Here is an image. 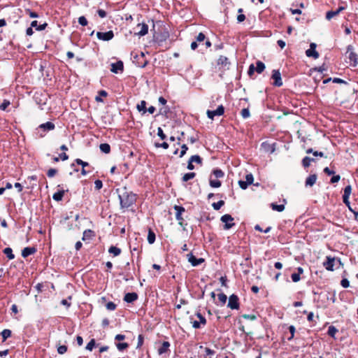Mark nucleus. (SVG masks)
<instances>
[{
	"label": "nucleus",
	"mask_w": 358,
	"mask_h": 358,
	"mask_svg": "<svg viewBox=\"0 0 358 358\" xmlns=\"http://www.w3.org/2000/svg\"><path fill=\"white\" fill-rule=\"evenodd\" d=\"M119 199L122 208H129L134 203L136 199L135 194L126 191L119 195Z\"/></svg>",
	"instance_id": "f257e3e1"
},
{
	"label": "nucleus",
	"mask_w": 358,
	"mask_h": 358,
	"mask_svg": "<svg viewBox=\"0 0 358 358\" xmlns=\"http://www.w3.org/2000/svg\"><path fill=\"white\" fill-rule=\"evenodd\" d=\"M55 125L51 122H47L41 124L36 128V135L38 137L42 138L45 136L47 131H52L55 129Z\"/></svg>",
	"instance_id": "f03ea898"
},
{
	"label": "nucleus",
	"mask_w": 358,
	"mask_h": 358,
	"mask_svg": "<svg viewBox=\"0 0 358 358\" xmlns=\"http://www.w3.org/2000/svg\"><path fill=\"white\" fill-rule=\"evenodd\" d=\"M346 54L348 55V58L350 60V65L353 67L357 66L358 64V56L353 51V48L352 45H348L347 47Z\"/></svg>",
	"instance_id": "7ed1b4c3"
},
{
	"label": "nucleus",
	"mask_w": 358,
	"mask_h": 358,
	"mask_svg": "<svg viewBox=\"0 0 358 358\" xmlns=\"http://www.w3.org/2000/svg\"><path fill=\"white\" fill-rule=\"evenodd\" d=\"M196 315L199 319L198 321L193 320V318L191 317V323L194 329H199L206 324V320L200 313H197Z\"/></svg>",
	"instance_id": "20e7f679"
},
{
	"label": "nucleus",
	"mask_w": 358,
	"mask_h": 358,
	"mask_svg": "<svg viewBox=\"0 0 358 358\" xmlns=\"http://www.w3.org/2000/svg\"><path fill=\"white\" fill-rule=\"evenodd\" d=\"M261 150L266 154H272L275 150V143L269 141L263 142L261 145Z\"/></svg>",
	"instance_id": "39448f33"
},
{
	"label": "nucleus",
	"mask_w": 358,
	"mask_h": 358,
	"mask_svg": "<svg viewBox=\"0 0 358 358\" xmlns=\"http://www.w3.org/2000/svg\"><path fill=\"white\" fill-rule=\"evenodd\" d=\"M224 113V108L222 105H220L217 107V108L216 110H207V116L208 118L213 120L215 116H220V115H223Z\"/></svg>",
	"instance_id": "423d86ee"
},
{
	"label": "nucleus",
	"mask_w": 358,
	"mask_h": 358,
	"mask_svg": "<svg viewBox=\"0 0 358 358\" xmlns=\"http://www.w3.org/2000/svg\"><path fill=\"white\" fill-rule=\"evenodd\" d=\"M220 220L225 224L224 229L226 230L231 229L234 225V223L233 222L234 218L229 214L222 215Z\"/></svg>",
	"instance_id": "0eeeda50"
},
{
	"label": "nucleus",
	"mask_w": 358,
	"mask_h": 358,
	"mask_svg": "<svg viewBox=\"0 0 358 358\" xmlns=\"http://www.w3.org/2000/svg\"><path fill=\"white\" fill-rule=\"evenodd\" d=\"M96 36L99 40L108 41L114 37V34L113 31H108L106 32L98 31L96 33Z\"/></svg>",
	"instance_id": "6e6552de"
},
{
	"label": "nucleus",
	"mask_w": 358,
	"mask_h": 358,
	"mask_svg": "<svg viewBox=\"0 0 358 358\" xmlns=\"http://www.w3.org/2000/svg\"><path fill=\"white\" fill-rule=\"evenodd\" d=\"M228 307L231 309H238L239 308V299L238 297L232 294L229 298Z\"/></svg>",
	"instance_id": "1a4fd4ad"
},
{
	"label": "nucleus",
	"mask_w": 358,
	"mask_h": 358,
	"mask_svg": "<svg viewBox=\"0 0 358 358\" xmlns=\"http://www.w3.org/2000/svg\"><path fill=\"white\" fill-rule=\"evenodd\" d=\"M271 78L274 80L273 85L277 87L282 85L281 74L278 70H273Z\"/></svg>",
	"instance_id": "9d476101"
},
{
	"label": "nucleus",
	"mask_w": 358,
	"mask_h": 358,
	"mask_svg": "<svg viewBox=\"0 0 358 358\" xmlns=\"http://www.w3.org/2000/svg\"><path fill=\"white\" fill-rule=\"evenodd\" d=\"M174 209L176 210V217L179 222L180 225L182 224L183 218L182 217V213L185 212V208L182 206H175Z\"/></svg>",
	"instance_id": "9b49d317"
},
{
	"label": "nucleus",
	"mask_w": 358,
	"mask_h": 358,
	"mask_svg": "<svg viewBox=\"0 0 358 358\" xmlns=\"http://www.w3.org/2000/svg\"><path fill=\"white\" fill-rule=\"evenodd\" d=\"M188 261L191 263L193 266H196L204 262L203 258L197 259L192 254L187 255Z\"/></svg>",
	"instance_id": "f8f14e48"
},
{
	"label": "nucleus",
	"mask_w": 358,
	"mask_h": 358,
	"mask_svg": "<svg viewBox=\"0 0 358 358\" xmlns=\"http://www.w3.org/2000/svg\"><path fill=\"white\" fill-rule=\"evenodd\" d=\"M345 9V7L340 6L336 10H330L328 11L326 14V18L328 20H330L333 17L337 16L341 11H343Z\"/></svg>",
	"instance_id": "ddd939ff"
},
{
	"label": "nucleus",
	"mask_w": 358,
	"mask_h": 358,
	"mask_svg": "<svg viewBox=\"0 0 358 358\" xmlns=\"http://www.w3.org/2000/svg\"><path fill=\"white\" fill-rule=\"evenodd\" d=\"M76 162L78 166H82V174L83 176L86 175L87 173H89L90 171L88 163L84 162L80 159H77L76 160Z\"/></svg>",
	"instance_id": "4468645a"
},
{
	"label": "nucleus",
	"mask_w": 358,
	"mask_h": 358,
	"mask_svg": "<svg viewBox=\"0 0 358 358\" xmlns=\"http://www.w3.org/2000/svg\"><path fill=\"white\" fill-rule=\"evenodd\" d=\"M137 27L140 28L138 32L136 34L139 36H145L148 32V26L145 23H139L137 24Z\"/></svg>",
	"instance_id": "2eb2a0df"
},
{
	"label": "nucleus",
	"mask_w": 358,
	"mask_h": 358,
	"mask_svg": "<svg viewBox=\"0 0 358 358\" xmlns=\"http://www.w3.org/2000/svg\"><path fill=\"white\" fill-rule=\"evenodd\" d=\"M36 251V248L34 247H27L24 248L22 251V256L24 258L27 257L28 256L35 253Z\"/></svg>",
	"instance_id": "dca6fc26"
},
{
	"label": "nucleus",
	"mask_w": 358,
	"mask_h": 358,
	"mask_svg": "<svg viewBox=\"0 0 358 358\" xmlns=\"http://www.w3.org/2000/svg\"><path fill=\"white\" fill-rule=\"evenodd\" d=\"M334 261H335L334 258H330V257H327V261L323 263V265L326 268V269H327L329 271H333Z\"/></svg>",
	"instance_id": "f3484780"
},
{
	"label": "nucleus",
	"mask_w": 358,
	"mask_h": 358,
	"mask_svg": "<svg viewBox=\"0 0 358 358\" xmlns=\"http://www.w3.org/2000/svg\"><path fill=\"white\" fill-rule=\"evenodd\" d=\"M138 298V295L135 292L127 293L125 294L124 300L127 303H131L136 301Z\"/></svg>",
	"instance_id": "a211bd4d"
},
{
	"label": "nucleus",
	"mask_w": 358,
	"mask_h": 358,
	"mask_svg": "<svg viewBox=\"0 0 358 358\" xmlns=\"http://www.w3.org/2000/svg\"><path fill=\"white\" fill-rule=\"evenodd\" d=\"M111 66V71H113V73H117L118 71L123 70V63L121 61H119L116 63H113L112 64Z\"/></svg>",
	"instance_id": "6ab92c4d"
},
{
	"label": "nucleus",
	"mask_w": 358,
	"mask_h": 358,
	"mask_svg": "<svg viewBox=\"0 0 358 358\" xmlns=\"http://www.w3.org/2000/svg\"><path fill=\"white\" fill-rule=\"evenodd\" d=\"M170 347V343L168 341H164L161 347L158 349L159 355L166 353Z\"/></svg>",
	"instance_id": "aec40b11"
},
{
	"label": "nucleus",
	"mask_w": 358,
	"mask_h": 358,
	"mask_svg": "<svg viewBox=\"0 0 358 358\" xmlns=\"http://www.w3.org/2000/svg\"><path fill=\"white\" fill-rule=\"evenodd\" d=\"M31 27H35L37 31H42L44 30L46 27L48 26L47 23H44L43 24H38V22L36 20H34L31 23Z\"/></svg>",
	"instance_id": "412c9836"
},
{
	"label": "nucleus",
	"mask_w": 358,
	"mask_h": 358,
	"mask_svg": "<svg viewBox=\"0 0 358 358\" xmlns=\"http://www.w3.org/2000/svg\"><path fill=\"white\" fill-rule=\"evenodd\" d=\"M65 190L64 189H62V190H59L58 192H55L53 195H52V199L55 200V201H60L62 200L63 199V196L64 195V193H65Z\"/></svg>",
	"instance_id": "4be33fe9"
},
{
	"label": "nucleus",
	"mask_w": 358,
	"mask_h": 358,
	"mask_svg": "<svg viewBox=\"0 0 358 358\" xmlns=\"http://www.w3.org/2000/svg\"><path fill=\"white\" fill-rule=\"evenodd\" d=\"M209 184H210V187H213V188H218L222 185L221 182L219 180L213 179L212 176H210Z\"/></svg>",
	"instance_id": "5701e85b"
},
{
	"label": "nucleus",
	"mask_w": 358,
	"mask_h": 358,
	"mask_svg": "<svg viewBox=\"0 0 358 358\" xmlns=\"http://www.w3.org/2000/svg\"><path fill=\"white\" fill-rule=\"evenodd\" d=\"M136 108L139 112H142V114H145L147 112L146 101L144 100L141 101V102L137 104Z\"/></svg>",
	"instance_id": "b1692460"
},
{
	"label": "nucleus",
	"mask_w": 358,
	"mask_h": 358,
	"mask_svg": "<svg viewBox=\"0 0 358 358\" xmlns=\"http://www.w3.org/2000/svg\"><path fill=\"white\" fill-rule=\"evenodd\" d=\"M108 252L113 255L114 257H117L120 255L121 249L112 245L109 248Z\"/></svg>",
	"instance_id": "393cba45"
},
{
	"label": "nucleus",
	"mask_w": 358,
	"mask_h": 358,
	"mask_svg": "<svg viewBox=\"0 0 358 358\" xmlns=\"http://www.w3.org/2000/svg\"><path fill=\"white\" fill-rule=\"evenodd\" d=\"M101 151L104 154H108L110 151V146L108 143H101L99 145Z\"/></svg>",
	"instance_id": "a878e982"
},
{
	"label": "nucleus",
	"mask_w": 358,
	"mask_h": 358,
	"mask_svg": "<svg viewBox=\"0 0 358 358\" xmlns=\"http://www.w3.org/2000/svg\"><path fill=\"white\" fill-rule=\"evenodd\" d=\"M256 64H257V66L255 68L256 71L258 73H262L264 71V69H265L264 64L262 62H261V61H257Z\"/></svg>",
	"instance_id": "bb28decb"
},
{
	"label": "nucleus",
	"mask_w": 358,
	"mask_h": 358,
	"mask_svg": "<svg viewBox=\"0 0 358 358\" xmlns=\"http://www.w3.org/2000/svg\"><path fill=\"white\" fill-rule=\"evenodd\" d=\"M3 252L9 259H13L15 258V255L13 254V250L10 248H6Z\"/></svg>",
	"instance_id": "cd10ccee"
},
{
	"label": "nucleus",
	"mask_w": 358,
	"mask_h": 358,
	"mask_svg": "<svg viewBox=\"0 0 358 358\" xmlns=\"http://www.w3.org/2000/svg\"><path fill=\"white\" fill-rule=\"evenodd\" d=\"M93 236V231L90 229H87L84 231L83 236V240H90Z\"/></svg>",
	"instance_id": "c85d7f7f"
},
{
	"label": "nucleus",
	"mask_w": 358,
	"mask_h": 358,
	"mask_svg": "<svg viewBox=\"0 0 358 358\" xmlns=\"http://www.w3.org/2000/svg\"><path fill=\"white\" fill-rule=\"evenodd\" d=\"M196 176V173H194V172H191V173H185L183 176H182V181L183 182H187L191 179H193Z\"/></svg>",
	"instance_id": "c756f323"
},
{
	"label": "nucleus",
	"mask_w": 358,
	"mask_h": 358,
	"mask_svg": "<svg viewBox=\"0 0 358 358\" xmlns=\"http://www.w3.org/2000/svg\"><path fill=\"white\" fill-rule=\"evenodd\" d=\"M271 207L273 210H276L278 212H282L285 209V206L283 204L278 205L272 203L271 204Z\"/></svg>",
	"instance_id": "7c9ffc66"
},
{
	"label": "nucleus",
	"mask_w": 358,
	"mask_h": 358,
	"mask_svg": "<svg viewBox=\"0 0 358 358\" xmlns=\"http://www.w3.org/2000/svg\"><path fill=\"white\" fill-rule=\"evenodd\" d=\"M227 64H229L228 58L225 56L221 55L217 59L218 65L226 66Z\"/></svg>",
	"instance_id": "2f4dec72"
},
{
	"label": "nucleus",
	"mask_w": 358,
	"mask_h": 358,
	"mask_svg": "<svg viewBox=\"0 0 358 358\" xmlns=\"http://www.w3.org/2000/svg\"><path fill=\"white\" fill-rule=\"evenodd\" d=\"M155 241V234L150 229L148 234V241L150 244H152Z\"/></svg>",
	"instance_id": "473e14b6"
},
{
	"label": "nucleus",
	"mask_w": 358,
	"mask_h": 358,
	"mask_svg": "<svg viewBox=\"0 0 358 358\" xmlns=\"http://www.w3.org/2000/svg\"><path fill=\"white\" fill-rule=\"evenodd\" d=\"M213 175L216 178H220L224 177V173L221 169H216L213 171Z\"/></svg>",
	"instance_id": "72a5a7b5"
},
{
	"label": "nucleus",
	"mask_w": 358,
	"mask_h": 358,
	"mask_svg": "<svg viewBox=\"0 0 358 358\" xmlns=\"http://www.w3.org/2000/svg\"><path fill=\"white\" fill-rule=\"evenodd\" d=\"M327 70V66H325V64H323L322 66L317 68L315 67V71H317L319 73L320 78L319 80L322 78V73L324 71H326Z\"/></svg>",
	"instance_id": "f704fd0d"
},
{
	"label": "nucleus",
	"mask_w": 358,
	"mask_h": 358,
	"mask_svg": "<svg viewBox=\"0 0 358 358\" xmlns=\"http://www.w3.org/2000/svg\"><path fill=\"white\" fill-rule=\"evenodd\" d=\"M99 96H96L95 100L97 102H102L103 100L101 97H106L108 95V93L105 90H101L99 92Z\"/></svg>",
	"instance_id": "c9c22d12"
},
{
	"label": "nucleus",
	"mask_w": 358,
	"mask_h": 358,
	"mask_svg": "<svg viewBox=\"0 0 358 358\" xmlns=\"http://www.w3.org/2000/svg\"><path fill=\"white\" fill-rule=\"evenodd\" d=\"M3 340L6 341L8 338H9L11 336V331L9 329H4L1 333Z\"/></svg>",
	"instance_id": "e433bc0d"
},
{
	"label": "nucleus",
	"mask_w": 358,
	"mask_h": 358,
	"mask_svg": "<svg viewBox=\"0 0 358 358\" xmlns=\"http://www.w3.org/2000/svg\"><path fill=\"white\" fill-rule=\"evenodd\" d=\"M337 331L338 330L335 327L330 326L328 329V335H329L331 337H334Z\"/></svg>",
	"instance_id": "4c0bfd02"
},
{
	"label": "nucleus",
	"mask_w": 358,
	"mask_h": 358,
	"mask_svg": "<svg viewBox=\"0 0 358 358\" xmlns=\"http://www.w3.org/2000/svg\"><path fill=\"white\" fill-rule=\"evenodd\" d=\"M224 205V201H222V200H220L217 203H213L212 204L213 208L216 210H220L222 206H223Z\"/></svg>",
	"instance_id": "58836bf2"
},
{
	"label": "nucleus",
	"mask_w": 358,
	"mask_h": 358,
	"mask_svg": "<svg viewBox=\"0 0 358 358\" xmlns=\"http://www.w3.org/2000/svg\"><path fill=\"white\" fill-rule=\"evenodd\" d=\"M116 346L120 351H122L127 348L129 345L127 343H118L116 344Z\"/></svg>",
	"instance_id": "ea45409f"
},
{
	"label": "nucleus",
	"mask_w": 358,
	"mask_h": 358,
	"mask_svg": "<svg viewBox=\"0 0 358 358\" xmlns=\"http://www.w3.org/2000/svg\"><path fill=\"white\" fill-rule=\"evenodd\" d=\"M218 299L222 303V304H224L227 302V296L224 293H220L218 294Z\"/></svg>",
	"instance_id": "a19ab883"
},
{
	"label": "nucleus",
	"mask_w": 358,
	"mask_h": 358,
	"mask_svg": "<svg viewBox=\"0 0 358 358\" xmlns=\"http://www.w3.org/2000/svg\"><path fill=\"white\" fill-rule=\"evenodd\" d=\"M306 55L309 57H313V43L310 44V48L306 51Z\"/></svg>",
	"instance_id": "79ce46f5"
},
{
	"label": "nucleus",
	"mask_w": 358,
	"mask_h": 358,
	"mask_svg": "<svg viewBox=\"0 0 358 358\" xmlns=\"http://www.w3.org/2000/svg\"><path fill=\"white\" fill-rule=\"evenodd\" d=\"M241 115L244 119H246L250 117V111L248 108H243L241 112Z\"/></svg>",
	"instance_id": "37998d69"
},
{
	"label": "nucleus",
	"mask_w": 358,
	"mask_h": 358,
	"mask_svg": "<svg viewBox=\"0 0 358 358\" xmlns=\"http://www.w3.org/2000/svg\"><path fill=\"white\" fill-rule=\"evenodd\" d=\"M57 173V170L55 169H50L47 172V176L49 177V178H52L54 177L56 173Z\"/></svg>",
	"instance_id": "c03bdc74"
},
{
	"label": "nucleus",
	"mask_w": 358,
	"mask_h": 358,
	"mask_svg": "<svg viewBox=\"0 0 358 358\" xmlns=\"http://www.w3.org/2000/svg\"><path fill=\"white\" fill-rule=\"evenodd\" d=\"M10 104V101L5 99L3 100V103L0 105V109L2 110H5Z\"/></svg>",
	"instance_id": "a18cd8bd"
},
{
	"label": "nucleus",
	"mask_w": 358,
	"mask_h": 358,
	"mask_svg": "<svg viewBox=\"0 0 358 358\" xmlns=\"http://www.w3.org/2000/svg\"><path fill=\"white\" fill-rule=\"evenodd\" d=\"M94 345H95V341H94V339H92V340H91L88 343H87V346H86V349H87V350L91 351V350H92V349L94 348Z\"/></svg>",
	"instance_id": "49530a36"
},
{
	"label": "nucleus",
	"mask_w": 358,
	"mask_h": 358,
	"mask_svg": "<svg viewBox=\"0 0 358 358\" xmlns=\"http://www.w3.org/2000/svg\"><path fill=\"white\" fill-rule=\"evenodd\" d=\"M67 351V347L66 345H60L57 348V352L60 355L64 354Z\"/></svg>",
	"instance_id": "de8ad7c7"
},
{
	"label": "nucleus",
	"mask_w": 358,
	"mask_h": 358,
	"mask_svg": "<svg viewBox=\"0 0 358 358\" xmlns=\"http://www.w3.org/2000/svg\"><path fill=\"white\" fill-rule=\"evenodd\" d=\"M78 22L82 26H86L87 24V20L86 17L84 16H80L78 18Z\"/></svg>",
	"instance_id": "09e8293b"
},
{
	"label": "nucleus",
	"mask_w": 358,
	"mask_h": 358,
	"mask_svg": "<svg viewBox=\"0 0 358 358\" xmlns=\"http://www.w3.org/2000/svg\"><path fill=\"white\" fill-rule=\"evenodd\" d=\"M313 185V175H310L308 177L306 181V186Z\"/></svg>",
	"instance_id": "8fccbe9b"
},
{
	"label": "nucleus",
	"mask_w": 358,
	"mask_h": 358,
	"mask_svg": "<svg viewBox=\"0 0 358 358\" xmlns=\"http://www.w3.org/2000/svg\"><path fill=\"white\" fill-rule=\"evenodd\" d=\"M102 187H103V183H102L101 180H95L94 187L96 189L99 190L100 189L102 188Z\"/></svg>",
	"instance_id": "3c124183"
},
{
	"label": "nucleus",
	"mask_w": 358,
	"mask_h": 358,
	"mask_svg": "<svg viewBox=\"0 0 358 358\" xmlns=\"http://www.w3.org/2000/svg\"><path fill=\"white\" fill-rule=\"evenodd\" d=\"M26 12L29 15V17H31V18H37V17H38V15L36 12L31 11L29 9L27 10Z\"/></svg>",
	"instance_id": "603ef678"
},
{
	"label": "nucleus",
	"mask_w": 358,
	"mask_h": 358,
	"mask_svg": "<svg viewBox=\"0 0 358 358\" xmlns=\"http://www.w3.org/2000/svg\"><path fill=\"white\" fill-rule=\"evenodd\" d=\"M341 285L344 288H348L350 286L349 280L346 278H343L341 281Z\"/></svg>",
	"instance_id": "864d4df0"
},
{
	"label": "nucleus",
	"mask_w": 358,
	"mask_h": 358,
	"mask_svg": "<svg viewBox=\"0 0 358 358\" xmlns=\"http://www.w3.org/2000/svg\"><path fill=\"white\" fill-rule=\"evenodd\" d=\"M253 180H254L253 176L251 173L246 175L245 181L248 182V184H249V185L252 184L253 182Z\"/></svg>",
	"instance_id": "5fc2aeb1"
},
{
	"label": "nucleus",
	"mask_w": 358,
	"mask_h": 358,
	"mask_svg": "<svg viewBox=\"0 0 358 358\" xmlns=\"http://www.w3.org/2000/svg\"><path fill=\"white\" fill-rule=\"evenodd\" d=\"M157 135L161 138V139L164 140L166 138V135L164 134V131L161 127L157 129Z\"/></svg>",
	"instance_id": "6e6d98bb"
},
{
	"label": "nucleus",
	"mask_w": 358,
	"mask_h": 358,
	"mask_svg": "<svg viewBox=\"0 0 358 358\" xmlns=\"http://www.w3.org/2000/svg\"><path fill=\"white\" fill-rule=\"evenodd\" d=\"M116 308V305L113 302H108L106 304V308L109 310H114Z\"/></svg>",
	"instance_id": "4d7b16f0"
},
{
	"label": "nucleus",
	"mask_w": 358,
	"mask_h": 358,
	"mask_svg": "<svg viewBox=\"0 0 358 358\" xmlns=\"http://www.w3.org/2000/svg\"><path fill=\"white\" fill-rule=\"evenodd\" d=\"M238 184L240 187L243 189H245L249 185L246 181L243 180H239Z\"/></svg>",
	"instance_id": "13d9d810"
},
{
	"label": "nucleus",
	"mask_w": 358,
	"mask_h": 358,
	"mask_svg": "<svg viewBox=\"0 0 358 358\" xmlns=\"http://www.w3.org/2000/svg\"><path fill=\"white\" fill-rule=\"evenodd\" d=\"M291 278H292V280L293 282H298L299 280H300V276H299V273H292V275H291Z\"/></svg>",
	"instance_id": "bf43d9fd"
},
{
	"label": "nucleus",
	"mask_w": 358,
	"mask_h": 358,
	"mask_svg": "<svg viewBox=\"0 0 358 358\" xmlns=\"http://www.w3.org/2000/svg\"><path fill=\"white\" fill-rule=\"evenodd\" d=\"M310 158H303L302 164L304 167H308L310 165Z\"/></svg>",
	"instance_id": "052dcab7"
},
{
	"label": "nucleus",
	"mask_w": 358,
	"mask_h": 358,
	"mask_svg": "<svg viewBox=\"0 0 358 358\" xmlns=\"http://www.w3.org/2000/svg\"><path fill=\"white\" fill-rule=\"evenodd\" d=\"M255 71H256L255 67L254 64H252L249 66L248 73L250 76H252V75L254 73Z\"/></svg>",
	"instance_id": "680f3d73"
},
{
	"label": "nucleus",
	"mask_w": 358,
	"mask_h": 358,
	"mask_svg": "<svg viewBox=\"0 0 358 358\" xmlns=\"http://www.w3.org/2000/svg\"><path fill=\"white\" fill-rule=\"evenodd\" d=\"M351 191H352L351 186L350 185H348V186H346L344 188V193H343V194L350 196V194H351Z\"/></svg>",
	"instance_id": "e2e57ef3"
},
{
	"label": "nucleus",
	"mask_w": 358,
	"mask_h": 358,
	"mask_svg": "<svg viewBox=\"0 0 358 358\" xmlns=\"http://www.w3.org/2000/svg\"><path fill=\"white\" fill-rule=\"evenodd\" d=\"M187 150V147L186 146V145L183 144L181 146L180 157H182L186 153Z\"/></svg>",
	"instance_id": "0e129e2a"
},
{
	"label": "nucleus",
	"mask_w": 358,
	"mask_h": 358,
	"mask_svg": "<svg viewBox=\"0 0 358 358\" xmlns=\"http://www.w3.org/2000/svg\"><path fill=\"white\" fill-rule=\"evenodd\" d=\"M205 38H206V36L203 33H199L196 37V41H198V42L203 41Z\"/></svg>",
	"instance_id": "69168bd1"
},
{
	"label": "nucleus",
	"mask_w": 358,
	"mask_h": 358,
	"mask_svg": "<svg viewBox=\"0 0 358 358\" xmlns=\"http://www.w3.org/2000/svg\"><path fill=\"white\" fill-rule=\"evenodd\" d=\"M97 13H98L99 16L101 18H103L106 16V11L102 9L98 10Z\"/></svg>",
	"instance_id": "338daca9"
},
{
	"label": "nucleus",
	"mask_w": 358,
	"mask_h": 358,
	"mask_svg": "<svg viewBox=\"0 0 358 358\" xmlns=\"http://www.w3.org/2000/svg\"><path fill=\"white\" fill-rule=\"evenodd\" d=\"M341 177L340 176L338 175H336V176H334L331 178V183H335V182H337L339 181Z\"/></svg>",
	"instance_id": "774afa93"
}]
</instances>
